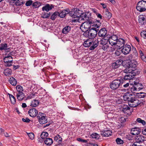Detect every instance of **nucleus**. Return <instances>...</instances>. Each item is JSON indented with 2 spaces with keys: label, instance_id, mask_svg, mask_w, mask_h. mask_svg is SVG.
<instances>
[{
  "label": "nucleus",
  "instance_id": "obj_55",
  "mask_svg": "<svg viewBox=\"0 0 146 146\" xmlns=\"http://www.w3.org/2000/svg\"><path fill=\"white\" fill-rule=\"evenodd\" d=\"M28 135L30 139L33 140L34 137V135L33 133H29L28 134Z\"/></svg>",
  "mask_w": 146,
  "mask_h": 146
},
{
  "label": "nucleus",
  "instance_id": "obj_24",
  "mask_svg": "<svg viewBox=\"0 0 146 146\" xmlns=\"http://www.w3.org/2000/svg\"><path fill=\"white\" fill-rule=\"evenodd\" d=\"M53 7L52 5L50 6L49 4H47L42 7V9L43 11H45L48 12L49 10L52 9Z\"/></svg>",
  "mask_w": 146,
  "mask_h": 146
},
{
  "label": "nucleus",
  "instance_id": "obj_5",
  "mask_svg": "<svg viewBox=\"0 0 146 146\" xmlns=\"http://www.w3.org/2000/svg\"><path fill=\"white\" fill-rule=\"evenodd\" d=\"M87 22H84L81 25L82 27L86 29V31H88L91 28V27L94 26V23L92 21L89 20Z\"/></svg>",
  "mask_w": 146,
  "mask_h": 146
},
{
  "label": "nucleus",
  "instance_id": "obj_45",
  "mask_svg": "<svg viewBox=\"0 0 146 146\" xmlns=\"http://www.w3.org/2000/svg\"><path fill=\"white\" fill-rule=\"evenodd\" d=\"M102 49H103L104 50H106L108 48H109V46L108 43H107L105 44L102 46Z\"/></svg>",
  "mask_w": 146,
  "mask_h": 146
},
{
  "label": "nucleus",
  "instance_id": "obj_61",
  "mask_svg": "<svg viewBox=\"0 0 146 146\" xmlns=\"http://www.w3.org/2000/svg\"><path fill=\"white\" fill-rule=\"evenodd\" d=\"M125 84L123 85V86L124 88H127L128 87L129 85V82H126Z\"/></svg>",
  "mask_w": 146,
  "mask_h": 146
},
{
  "label": "nucleus",
  "instance_id": "obj_27",
  "mask_svg": "<svg viewBox=\"0 0 146 146\" xmlns=\"http://www.w3.org/2000/svg\"><path fill=\"white\" fill-rule=\"evenodd\" d=\"M10 83L13 86H15L17 84V80L14 78L11 77L9 80Z\"/></svg>",
  "mask_w": 146,
  "mask_h": 146
},
{
  "label": "nucleus",
  "instance_id": "obj_37",
  "mask_svg": "<svg viewBox=\"0 0 146 146\" xmlns=\"http://www.w3.org/2000/svg\"><path fill=\"white\" fill-rule=\"evenodd\" d=\"M92 23H94V26L92 27L91 28H94L98 29V28L101 26V23L100 21H99L98 23H94L92 22Z\"/></svg>",
  "mask_w": 146,
  "mask_h": 146
},
{
  "label": "nucleus",
  "instance_id": "obj_35",
  "mask_svg": "<svg viewBox=\"0 0 146 146\" xmlns=\"http://www.w3.org/2000/svg\"><path fill=\"white\" fill-rule=\"evenodd\" d=\"M58 12L56 11L54 12L51 16L50 19L53 21L55 20V19L58 15Z\"/></svg>",
  "mask_w": 146,
  "mask_h": 146
},
{
  "label": "nucleus",
  "instance_id": "obj_17",
  "mask_svg": "<svg viewBox=\"0 0 146 146\" xmlns=\"http://www.w3.org/2000/svg\"><path fill=\"white\" fill-rule=\"evenodd\" d=\"M10 3L11 5L13 6L14 5L20 6L23 3L22 0H11L10 1Z\"/></svg>",
  "mask_w": 146,
  "mask_h": 146
},
{
  "label": "nucleus",
  "instance_id": "obj_56",
  "mask_svg": "<svg viewBox=\"0 0 146 146\" xmlns=\"http://www.w3.org/2000/svg\"><path fill=\"white\" fill-rule=\"evenodd\" d=\"M13 60L12 59L11 60H10L9 61L7 62V63H5V65L6 66L9 67L12 65L11 63L12 62Z\"/></svg>",
  "mask_w": 146,
  "mask_h": 146
},
{
  "label": "nucleus",
  "instance_id": "obj_39",
  "mask_svg": "<svg viewBox=\"0 0 146 146\" xmlns=\"http://www.w3.org/2000/svg\"><path fill=\"white\" fill-rule=\"evenodd\" d=\"M119 62L116 61L115 62L112 64V68L114 69H116L120 66V64H119Z\"/></svg>",
  "mask_w": 146,
  "mask_h": 146
},
{
  "label": "nucleus",
  "instance_id": "obj_44",
  "mask_svg": "<svg viewBox=\"0 0 146 146\" xmlns=\"http://www.w3.org/2000/svg\"><path fill=\"white\" fill-rule=\"evenodd\" d=\"M41 3L39 2H36L34 3L33 4V6L35 8H38L41 5Z\"/></svg>",
  "mask_w": 146,
  "mask_h": 146
},
{
  "label": "nucleus",
  "instance_id": "obj_12",
  "mask_svg": "<svg viewBox=\"0 0 146 146\" xmlns=\"http://www.w3.org/2000/svg\"><path fill=\"white\" fill-rule=\"evenodd\" d=\"M99 41L98 40V39L93 40L92 41L90 44V50H94L98 46L99 44Z\"/></svg>",
  "mask_w": 146,
  "mask_h": 146
},
{
  "label": "nucleus",
  "instance_id": "obj_46",
  "mask_svg": "<svg viewBox=\"0 0 146 146\" xmlns=\"http://www.w3.org/2000/svg\"><path fill=\"white\" fill-rule=\"evenodd\" d=\"M16 88L17 91L19 92H22L23 91V89L22 87L20 85H17L16 87Z\"/></svg>",
  "mask_w": 146,
  "mask_h": 146
},
{
  "label": "nucleus",
  "instance_id": "obj_49",
  "mask_svg": "<svg viewBox=\"0 0 146 146\" xmlns=\"http://www.w3.org/2000/svg\"><path fill=\"white\" fill-rule=\"evenodd\" d=\"M141 37L144 38L146 39V31H143L141 33Z\"/></svg>",
  "mask_w": 146,
  "mask_h": 146
},
{
  "label": "nucleus",
  "instance_id": "obj_40",
  "mask_svg": "<svg viewBox=\"0 0 146 146\" xmlns=\"http://www.w3.org/2000/svg\"><path fill=\"white\" fill-rule=\"evenodd\" d=\"M9 54H11V53H10ZM8 55H9V54H8ZM8 58H11V59H13L12 57L10 55H9L8 56H7L3 58V60H4V61L5 63H7V62L9 61L10 60H9L8 59Z\"/></svg>",
  "mask_w": 146,
  "mask_h": 146
},
{
  "label": "nucleus",
  "instance_id": "obj_21",
  "mask_svg": "<svg viewBox=\"0 0 146 146\" xmlns=\"http://www.w3.org/2000/svg\"><path fill=\"white\" fill-rule=\"evenodd\" d=\"M37 118L39 119V121L40 124H43L46 123V119L44 116H40L38 115L37 116Z\"/></svg>",
  "mask_w": 146,
  "mask_h": 146
},
{
  "label": "nucleus",
  "instance_id": "obj_1",
  "mask_svg": "<svg viewBox=\"0 0 146 146\" xmlns=\"http://www.w3.org/2000/svg\"><path fill=\"white\" fill-rule=\"evenodd\" d=\"M123 99L125 101H127L133 103L132 107H136L140 104V102L137 99L135 96L132 94L125 95L123 96Z\"/></svg>",
  "mask_w": 146,
  "mask_h": 146
},
{
  "label": "nucleus",
  "instance_id": "obj_57",
  "mask_svg": "<svg viewBox=\"0 0 146 146\" xmlns=\"http://www.w3.org/2000/svg\"><path fill=\"white\" fill-rule=\"evenodd\" d=\"M35 94L33 93H31L30 94L29 96H28L27 98L25 100H27V99H31L34 97V96Z\"/></svg>",
  "mask_w": 146,
  "mask_h": 146
},
{
  "label": "nucleus",
  "instance_id": "obj_10",
  "mask_svg": "<svg viewBox=\"0 0 146 146\" xmlns=\"http://www.w3.org/2000/svg\"><path fill=\"white\" fill-rule=\"evenodd\" d=\"M127 74L124 76V78H121V80L123 83H125L126 80H133L135 74L133 73H127Z\"/></svg>",
  "mask_w": 146,
  "mask_h": 146
},
{
  "label": "nucleus",
  "instance_id": "obj_63",
  "mask_svg": "<svg viewBox=\"0 0 146 146\" xmlns=\"http://www.w3.org/2000/svg\"><path fill=\"white\" fill-rule=\"evenodd\" d=\"M141 58L142 60L145 61V59H146V57L143 54L141 56Z\"/></svg>",
  "mask_w": 146,
  "mask_h": 146
},
{
  "label": "nucleus",
  "instance_id": "obj_9",
  "mask_svg": "<svg viewBox=\"0 0 146 146\" xmlns=\"http://www.w3.org/2000/svg\"><path fill=\"white\" fill-rule=\"evenodd\" d=\"M134 86L131 88V92L136 90L137 89L139 90H141L143 88V86L142 84L139 82L134 81Z\"/></svg>",
  "mask_w": 146,
  "mask_h": 146
},
{
  "label": "nucleus",
  "instance_id": "obj_31",
  "mask_svg": "<svg viewBox=\"0 0 146 146\" xmlns=\"http://www.w3.org/2000/svg\"><path fill=\"white\" fill-rule=\"evenodd\" d=\"M125 41L124 39L122 38H119V39H118L117 41V44H118V46H120L121 45L123 44V45H124L125 43Z\"/></svg>",
  "mask_w": 146,
  "mask_h": 146
},
{
  "label": "nucleus",
  "instance_id": "obj_60",
  "mask_svg": "<svg viewBox=\"0 0 146 146\" xmlns=\"http://www.w3.org/2000/svg\"><path fill=\"white\" fill-rule=\"evenodd\" d=\"M48 13H44L43 15L41 16V17L42 18H48Z\"/></svg>",
  "mask_w": 146,
  "mask_h": 146
},
{
  "label": "nucleus",
  "instance_id": "obj_32",
  "mask_svg": "<svg viewBox=\"0 0 146 146\" xmlns=\"http://www.w3.org/2000/svg\"><path fill=\"white\" fill-rule=\"evenodd\" d=\"M92 40L89 39L87 40L86 41H85L83 43V45L85 47H89L90 45V44L92 42Z\"/></svg>",
  "mask_w": 146,
  "mask_h": 146
},
{
  "label": "nucleus",
  "instance_id": "obj_41",
  "mask_svg": "<svg viewBox=\"0 0 146 146\" xmlns=\"http://www.w3.org/2000/svg\"><path fill=\"white\" fill-rule=\"evenodd\" d=\"M48 133L46 132H43L40 135V137L42 139H44L47 138L48 136Z\"/></svg>",
  "mask_w": 146,
  "mask_h": 146
},
{
  "label": "nucleus",
  "instance_id": "obj_8",
  "mask_svg": "<svg viewBox=\"0 0 146 146\" xmlns=\"http://www.w3.org/2000/svg\"><path fill=\"white\" fill-rule=\"evenodd\" d=\"M118 37L115 35H112L108 39L109 43L112 46L115 45L117 43Z\"/></svg>",
  "mask_w": 146,
  "mask_h": 146
},
{
  "label": "nucleus",
  "instance_id": "obj_64",
  "mask_svg": "<svg viewBox=\"0 0 146 146\" xmlns=\"http://www.w3.org/2000/svg\"><path fill=\"white\" fill-rule=\"evenodd\" d=\"M142 133L143 135H146V128L143 129Z\"/></svg>",
  "mask_w": 146,
  "mask_h": 146
},
{
  "label": "nucleus",
  "instance_id": "obj_59",
  "mask_svg": "<svg viewBox=\"0 0 146 146\" xmlns=\"http://www.w3.org/2000/svg\"><path fill=\"white\" fill-rule=\"evenodd\" d=\"M119 120L121 123H124L126 121V119L123 117H121L120 118Z\"/></svg>",
  "mask_w": 146,
  "mask_h": 146
},
{
  "label": "nucleus",
  "instance_id": "obj_47",
  "mask_svg": "<svg viewBox=\"0 0 146 146\" xmlns=\"http://www.w3.org/2000/svg\"><path fill=\"white\" fill-rule=\"evenodd\" d=\"M116 141L118 144H122L124 142L123 141L119 138L116 139Z\"/></svg>",
  "mask_w": 146,
  "mask_h": 146
},
{
  "label": "nucleus",
  "instance_id": "obj_51",
  "mask_svg": "<svg viewBox=\"0 0 146 146\" xmlns=\"http://www.w3.org/2000/svg\"><path fill=\"white\" fill-rule=\"evenodd\" d=\"M77 140L79 141L85 143H86L88 142L87 140L83 139L81 138H77Z\"/></svg>",
  "mask_w": 146,
  "mask_h": 146
},
{
  "label": "nucleus",
  "instance_id": "obj_14",
  "mask_svg": "<svg viewBox=\"0 0 146 146\" xmlns=\"http://www.w3.org/2000/svg\"><path fill=\"white\" fill-rule=\"evenodd\" d=\"M112 132L110 130L107 129H104V130L101 131V134L102 136L108 137L111 135Z\"/></svg>",
  "mask_w": 146,
  "mask_h": 146
},
{
  "label": "nucleus",
  "instance_id": "obj_30",
  "mask_svg": "<svg viewBox=\"0 0 146 146\" xmlns=\"http://www.w3.org/2000/svg\"><path fill=\"white\" fill-rule=\"evenodd\" d=\"M39 104V102L38 101L35 99L32 101L31 106L33 107H35L38 106Z\"/></svg>",
  "mask_w": 146,
  "mask_h": 146
},
{
  "label": "nucleus",
  "instance_id": "obj_22",
  "mask_svg": "<svg viewBox=\"0 0 146 146\" xmlns=\"http://www.w3.org/2000/svg\"><path fill=\"white\" fill-rule=\"evenodd\" d=\"M25 96V94L23 92H19L17 95V99L19 101L23 100Z\"/></svg>",
  "mask_w": 146,
  "mask_h": 146
},
{
  "label": "nucleus",
  "instance_id": "obj_38",
  "mask_svg": "<svg viewBox=\"0 0 146 146\" xmlns=\"http://www.w3.org/2000/svg\"><path fill=\"white\" fill-rule=\"evenodd\" d=\"M11 101L12 104H15L16 102V99L15 97L12 95L9 94Z\"/></svg>",
  "mask_w": 146,
  "mask_h": 146
},
{
  "label": "nucleus",
  "instance_id": "obj_13",
  "mask_svg": "<svg viewBox=\"0 0 146 146\" xmlns=\"http://www.w3.org/2000/svg\"><path fill=\"white\" fill-rule=\"evenodd\" d=\"M107 34V31L106 29L104 28L101 29L98 33V35L99 37H106Z\"/></svg>",
  "mask_w": 146,
  "mask_h": 146
},
{
  "label": "nucleus",
  "instance_id": "obj_25",
  "mask_svg": "<svg viewBox=\"0 0 146 146\" xmlns=\"http://www.w3.org/2000/svg\"><path fill=\"white\" fill-rule=\"evenodd\" d=\"M100 42V43H99V45L100 46L102 47V46L108 43V39L107 40L106 37H105L101 39Z\"/></svg>",
  "mask_w": 146,
  "mask_h": 146
},
{
  "label": "nucleus",
  "instance_id": "obj_36",
  "mask_svg": "<svg viewBox=\"0 0 146 146\" xmlns=\"http://www.w3.org/2000/svg\"><path fill=\"white\" fill-rule=\"evenodd\" d=\"M137 96L139 98H144L146 95V93L144 92H140L136 93Z\"/></svg>",
  "mask_w": 146,
  "mask_h": 146
},
{
  "label": "nucleus",
  "instance_id": "obj_26",
  "mask_svg": "<svg viewBox=\"0 0 146 146\" xmlns=\"http://www.w3.org/2000/svg\"><path fill=\"white\" fill-rule=\"evenodd\" d=\"M7 44L6 43L1 44L0 46V50H6L7 51H9V48H7Z\"/></svg>",
  "mask_w": 146,
  "mask_h": 146
},
{
  "label": "nucleus",
  "instance_id": "obj_19",
  "mask_svg": "<svg viewBox=\"0 0 146 146\" xmlns=\"http://www.w3.org/2000/svg\"><path fill=\"white\" fill-rule=\"evenodd\" d=\"M133 68L132 67H131L129 66V65L128 63H127V67L126 68L123 70V72H124L125 73H133V71H133Z\"/></svg>",
  "mask_w": 146,
  "mask_h": 146
},
{
  "label": "nucleus",
  "instance_id": "obj_6",
  "mask_svg": "<svg viewBox=\"0 0 146 146\" xmlns=\"http://www.w3.org/2000/svg\"><path fill=\"white\" fill-rule=\"evenodd\" d=\"M99 29L91 28L88 32V35L90 38H94L97 35Z\"/></svg>",
  "mask_w": 146,
  "mask_h": 146
},
{
  "label": "nucleus",
  "instance_id": "obj_62",
  "mask_svg": "<svg viewBox=\"0 0 146 146\" xmlns=\"http://www.w3.org/2000/svg\"><path fill=\"white\" fill-rule=\"evenodd\" d=\"M96 15L97 16V17L102 19V16L99 13H97Z\"/></svg>",
  "mask_w": 146,
  "mask_h": 146
},
{
  "label": "nucleus",
  "instance_id": "obj_58",
  "mask_svg": "<svg viewBox=\"0 0 146 146\" xmlns=\"http://www.w3.org/2000/svg\"><path fill=\"white\" fill-rule=\"evenodd\" d=\"M22 121L23 122L26 123H29L30 121V120L27 118H26L25 119L23 118L22 119Z\"/></svg>",
  "mask_w": 146,
  "mask_h": 146
},
{
  "label": "nucleus",
  "instance_id": "obj_15",
  "mask_svg": "<svg viewBox=\"0 0 146 146\" xmlns=\"http://www.w3.org/2000/svg\"><path fill=\"white\" fill-rule=\"evenodd\" d=\"M38 113V111L35 108L30 109L28 111V114L32 117H35Z\"/></svg>",
  "mask_w": 146,
  "mask_h": 146
},
{
  "label": "nucleus",
  "instance_id": "obj_18",
  "mask_svg": "<svg viewBox=\"0 0 146 146\" xmlns=\"http://www.w3.org/2000/svg\"><path fill=\"white\" fill-rule=\"evenodd\" d=\"M69 9H67L66 10H63L60 13L58 12V16L60 18H63L65 17L66 15L68 14H69Z\"/></svg>",
  "mask_w": 146,
  "mask_h": 146
},
{
  "label": "nucleus",
  "instance_id": "obj_23",
  "mask_svg": "<svg viewBox=\"0 0 146 146\" xmlns=\"http://www.w3.org/2000/svg\"><path fill=\"white\" fill-rule=\"evenodd\" d=\"M139 23L142 25H145L146 24V18L143 16H140L139 17Z\"/></svg>",
  "mask_w": 146,
  "mask_h": 146
},
{
  "label": "nucleus",
  "instance_id": "obj_4",
  "mask_svg": "<svg viewBox=\"0 0 146 146\" xmlns=\"http://www.w3.org/2000/svg\"><path fill=\"white\" fill-rule=\"evenodd\" d=\"M82 11L78 9L75 10L74 11H69V15L73 18H79Z\"/></svg>",
  "mask_w": 146,
  "mask_h": 146
},
{
  "label": "nucleus",
  "instance_id": "obj_50",
  "mask_svg": "<svg viewBox=\"0 0 146 146\" xmlns=\"http://www.w3.org/2000/svg\"><path fill=\"white\" fill-rule=\"evenodd\" d=\"M130 109V108L129 106H125V107H124L123 108V112L126 113L127 111L128 110H129Z\"/></svg>",
  "mask_w": 146,
  "mask_h": 146
},
{
  "label": "nucleus",
  "instance_id": "obj_11",
  "mask_svg": "<svg viewBox=\"0 0 146 146\" xmlns=\"http://www.w3.org/2000/svg\"><path fill=\"white\" fill-rule=\"evenodd\" d=\"M136 143H144L146 141V137L142 135H138L135 137Z\"/></svg>",
  "mask_w": 146,
  "mask_h": 146
},
{
  "label": "nucleus",
  "instance_id": "obj_53",
  "mask_svg": "<svg viewBox=\"0 0 146 146\" xmlns=\"http://www.w3.org/2000/svg\"><path fill=\"white\" fill-rule=\"evenodd\" d=\"M33 1L31 0H29L27 1L25 3V5L27 6L31 5L33 3Z\"/></svg>",
  "mask_w": 146,
  "mask_h": 146
},
{
  "label": "nucleus",
  "instance_id": "obj_34",
  "mask_svg": "<svg viewBox=\"0 0 146 146\" xmlns=\"http://www.w3.org/2000/svg\"><path fill=\"white\" fill-rule=\"evenodd\" d=\"M100 137V136L99 134L96 133H94L90 135V137L93 139H98Z\"/></svg>",
  "mask_w": 146,
  "mask_h": 146
},
{
  "label": "nucleus",
  "instance_id": "obj_20",
  "mask_svg": "<svg viewBox=\"0 0 146 146\" xmlns=\"http://www.w3.org/2000/svg\"><path fill=\"white\" fill-rule=\"evenodd\" d=\"M81 15L80 16V19H81V20L84 21H89V17L88 15H86L85 13H83L82 12V14H81Z\"/></svg>",
  "mask_w": 146,
  "mask_h": 146
},
{
  "label": "nucleus",
  "instance_id": "obj_16",
  "mask_svg": "<svg viewBox=\"0 0 146 146\" xmlns=\"http://www.w3.org/2000/svg\"><path fill=\"white\" fill-rule=\"evenodd\" d=\"M141 132V129L138 127H134L131 130V134L133 135H137Z\"/></svg>",
  "mask_w": 146,
  "mask_h": 146
},
{
  "label": "nucleus",
  "instance_id": "obj_29",
  "mask_svg": "<svg viewBox=\"0 0 146 146\" xmlns=\"http://www.w3.org/2000/svg\"><path fill=\"white\" fill-rule=\"evenodd\" d=\"M71 29V27L68 26L65 27L62 30V33L64 34L68 33L70 31Z\"/></svg>",
  "mask_w": 146,
  "mask_h": 146
},
{
  "label": "nucleus",
  "instance_id": "obj_48",
  "mask_svg": "<svg viewBox=\"0 0 146 146\" xmlns=\"http://www.w3.org/2000/svg\"><path fill=\"white\" fill-rule=\"evenodd\" d=\"M137 121L139 123H141L143 125L145 124V121L144 120L141 119L140 118H138L137 119Z\"/></svg>",
  "mask_w": 146,
  "mask_h": 146
},
{
  "label": "nucleus",
  "instance_id": "obj_42",
  "mask_svg": "<svg viewBox=\"0 0 146 146\" xmlns=\"http://www.w3.org/2000/svg\"><path fill=\"white\" fill-rule=\"evenodd\" d=\"M106 17L108 19H110L112 15L111 13L108 11H106L105 12Z\"/></svg>",
  "mask_w": 146,
  "mask_h": 146
},
{
  "label": "nucleus",
  "instance_id": "obj_54",
  "mask_svg": "<svg viewBox=\"0 0 146 146\" xmlns=\"http://www.w3.org/2000/svg\"><path fill=\"white\" fill-rule=\"evenodd\" d=\"M126 139L129 140H132L133 139V137L132 136L130 135H126L125 136Z\"/></svg>",
  "mask_w": 146,
  "mask_h": 146
},
{
  "label": "nucleus",
  "instance_id": "obj_43",
  "mask_svg": "<svg viewBox=\"0 0 146 146\" xmlns=\"http://www.w3.org/2000/svg\"><path fill=\"white\" fill-rule=\"evenodd\" d=\"M128 63L129 64V66L131 67H132V68H133L132 69L133 71H134L135 70V69H136V65L132 63L131 62H129Z\"/></svg>",
  "mask_w": 146,
  "mask_h": 146
},
{
  "label": "nucleus",
  "instance_id": "obj_2",
  "mask_svg": "<svg viewBox=\"0 0 146 146\" xmlns=\"http://www.w3.org/2000/svg\"><path fill=\"white\" fill-rule=\"evenodd\" d=\"M121 80V78L119 77L112 81L110 85V88L114 90L118 88L121 85L123 84Z\"/></svg>",
  "mask_w": 146,
  "mask_h": 146
},
{
  "label": "nucleus",
  "instance_id": "obj_33",
  "mask_svg": "<svg viewBox=\"0 0 146 146\" xmlns=\"http://www.w3.org/2000/svg\"><path fill=\"white\" fill-rule=\"evenodd\" d=\"M3 73L5 76H9L11 74L12 70L10 69L7 68L4 70Z\"/></svg>",
  "mask_w": 146,
  "mask_h": 146
},
{
  "label": "nucleus",
  "instance_id": "obj_7",
  "mask_svg": "<svg viewBox=\"0 0 146 146\" xmlns=\"http://www.w3.org/2000/svg\"><path fill=\"white\" fill-rule=\"evenodd\" d=\"M121 51L122 53L125 55L129 54L131 50V48L129 45H124L121 46Z\"/></svg>",
  "mask_w": 146,
  "mask_h": 146
},
{
  "label": "nucleus",
  "instance_id": "obj_28",
  "mask_svg": "<svg viewBox=\"0 0 146 146\" xmlns=\"http://www.w3.org/2000/svg\"><path fill=\"white\" fill-rule=\"evenodd\" d=\"M44 143L47 145H50L52 144L53 141L50 138H46L45 140L44 141Z\"/></svg>",
  "mask_w": 146,
  "mask_h": 146
},
{
  "label": "nucleus",
  "instance_id": "obj_3",
  "mask_svg": "<svg viewBox=\"0 0 146 146\" xmlns=\"http://www.w3.org/2000/svg\"><path fill=\"white\" fill-rule=\"evenodd\" d=\"M136 9L140 12L145 11L146 10V1L142 0L138 2L137 4Z\"/></svg>",
  "mask_w": 146,
  "mask_h": 146
},
{
  "label": "nucleus",
  "instance_id": "obj_52",
  "mask_svg": "<svg viewBox=\"0 0 146 146\" xmlns=\"http://www.w3.org/2000/svg\"><path fill=\"white\" fill-rule=\"evenodd\" d=\"M132 50L133 52V53L134 55L136 57H137L138 56V53L137 52V50L134 47H133Z\"/></svg>",
  "mask_w": 146,
  "mask_h": 146
}]
</instances>
